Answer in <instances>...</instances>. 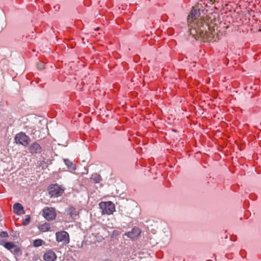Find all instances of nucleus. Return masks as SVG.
<instances>
[{
  "instance_id": "obj_10",
  "label": "nucleus",
  "mask_w": 261,
  "mask_h": 261,
  "mask_svg": "<svg viewBox=\"0 0 261 261\" xmlns=\"http://www.w3.org/2000/svg\"><path fill=\"white\" fill-rule=\"evenodd\" d=\"M39 230L42 232H47L50 229V225L49 223L45 222L38 226Z\"/></svg>"
},
{
  "instance_id": "obj_4",
  "label": "nucleus",
  "mask_w": 261,
  "mask_h": 261,
  "mask_svg": "<svg viewBox=\"0 0 261 261\" xmlns=\"http://www.w3.org/2000/svg\"><path fill=\"white\" fill-rule=\"evenodd\" d=\"M42 215L48 221L54 220L57 217L56 209L53 207H45L42 211Z\"/></svg>"
},
{
  "instance_id": "obj_5",
  "label": "nucleus",
  "mask_w": 261,
  "mask_h": 261,
  "mask_svg": "<svg viewBox=\"0 0 261 261\" xmlns=\"http://www.w3.org/2000/svg\"><path fill=\"white\" fill-rule=\"evenodd\" d=\"M14 140L17 144L22 145L24 147H27L31 141L30 137L23 132L17 134L15 136Z\"/></svg>"
},
{
  "instance_id": "obj_16",
  "label": "nucleus",
  "mask_w": 261,
  "mask_h": 261,
  "mask_svg": "<svg viewBox=\"0 0 261 261\" xmlns=\"http://www.w3.org/2000/svg\"><path fill=\"white\" fill-rule=\"evenodd\" d=\"M11 252L14 254V255H21L22 253L21 248L15 245V247H14L13 249L11 251Z\"/></svg>"
},
{
  "instance_id": "obj_6",
  "label": "nucleus",
  "mask_w": 261,
  "mask_h": 261,
  "mask_svg": "<svg viewBox=\"0 0 261 261\" xmlns=\"http://www.w3.org/2000/svg\"><path fill=\"white\" fill-rule=\"evenodd\" d=\"M56 241L58 242H63L65 244L69 243V236L67 232L65 231H58L56 233Z\"/></svg>"
},
{
  "instance_id": "obj_13",
  "label": "nucleus",
  "mask_w": 261,
  "mask_h": 261,
  "mask_svg": "<svg viewBox=\"0 0 261 261\" xmlns=\"http://www.w3.org/2000/svg\"><path fill=\"white\" fill-rule=\"evenodd\" d=\"M91 180L93 181L94 184H98L101 181L102 178L100 175L98 174H93L90 178Z\"/></svg>"
},
{
  "instance_id": "obj_17",
  "label": "nucleus",
  "mask_w": 261,
  "mask_h": 261,
  "mask_svg": "<svg viewBox=\"0 0 261 261\" xmlns=\"http://www.w3.org/2000/svg\"><path fill=\"white\" fill-rule=\"evenodd\" d=\"M4 246L6 249L10 251H11L14 247H15V245L11 242H6Z\"/></svg>"
},
{
  "instance_id": "obj_12",
  "label": "nucleus",
  "mask_w": 261,
  "mask_h": 261,
  "mask_svg": "<svg viewBox=\"0 0 261 261\" xmlns=\"http://www.w3.org/2000/svg\"><path fill=\"white\" fill-rule=\"evenodd\" d=\"M64 162L65 164L67 166V168L70 171H72L75 170L76 169V165L73 162L70 161L68 159H64Z\"/></svg>"
},
{
  "instance_id": "obj_14",
  "label": "nucleus",
  "mask_w": 261,
  "mask_h": 261,
  "mask_svg": "<svg viewBox=\"0 0 261 261\" xmlns=\"http://www.w3.org/2000/svg\"><path fill=\"white\" fill-rule=\"evenodd\" d=\"M67 212L68 215L71 218H73L77 215V212L75 208L72 206L69 207Z\"/></svg>"
},
{
  "instance_id": "obj_19",
  "label": "nucleus",
  "mask_w": 261,
  "mask_h": 261,
  "mask_svg": "<svg viewBox=\"0 0 261 261\" xmlns=\"http://www.w3.org/2000/svg\"><path fill=\"white\" fill-rule=\"evenodd\" d=\"M30 220L31 218L30 216H28L24 220H23L22 222V225L24 226L28 225L30 222Z\"/></svg>"
},
{
  "instance_id": "obj_8",
  "label": "nucleus",
  "mask_w": 261,
  "mask_h": 261,
  "mask_svg": "<svg viewBox=\"0 0 261 261\" xmlns=\"http://www.w3.org/2000/svg\"><path fill=\"white\" fill-rule=\"evenodd\" d=\"M29 152L32 154H40L42 151L40 145L37 142L32 143L29 147Z\"/></svg>"
},
{
  "instance_id": "obj_1",
  "label": "nucleus",
  "mask_w": 261,
  "mask_h": 261,
  "mask_svg": "<svg viewBox=\"0 0 261 261\" xmlns=\"http://www.w3.org/2000/svg\"><path fill=\"white\" fill-rule=\"evenodd\" d=\"M200 12L199 9L193 7L188 17V22L190 27V34L196 39H200L203 42L216 41L218 37H215V28L219 20L216 19L217 13H210L205 17L197 19Z\"/></svg>"
},
{
  "instance_id": "obj_7",
  "label": "nucleus",
  "mask_w": 261,
  "mask_h": 261,
  "mask_svg": "<svg viewBox=\"0 0 261 261\" xmlns=\"http://www.w3.org/2000/svg\"><path fill=\"white\" fill-rule=\"evenodd\" d=\"M141 230L137 227H134L130 231L126 232L124 233V236L127 237L132 240H135L140 236Z\"/></svg>"
},
{
  "instance_id": "obj_9",
  "label": "nucleus",
  "mask_w": 261,
  "mask_h": 261,
  "mask_svg": "<svg viewBox=\"0 0 261 261\" xmlns=\"http://www.w3.org/2000/svg\"><path fill=\"white\" fill-rule=\"evenodd\" d=\"M43 258L45 261H56L57 255L52 250H48L43 255Z\"/></svg>"
},
{
  "instance_id": "obj_18",
  "label": "nucleus",
  "mask_w": 261,
  "mask_h": 261,
  "mask_svg": "<svg viewBox=\"0 0 261 261\" xmlns=\"http://www.w3.org/2000/svg\"><path fill=\"white\" fill-rule=\"evenodd\" d=\"M36 67L38 69L41 70L45 69V63L42 61H39L36 64Z\"/></svg>"
},
{
  "instance_id": "obj_15",
  "label": "nucleus",
  "mask_w": 261,
  "mask_h": 261,
  "mask_svg": "<svg viewBox=\"0 0 261 261\" xmlns=\"http://www.w3.org/2000/svg\"><path fill=\"white\" fill-rule=\"evenodd\" d=\"M45 244L43 240L41 239H36L33 241V245L35 247H38Z\"/></svg>"
},
{
  "instance_id": "obj_11",
  "label": "nucleus",
  "mask_w": 261,
  "mask_h": 261,
  "mask_svg": "<svg viewBox=\"0 0 261 261\" xmlns=\"http://www.w3.org/2000/svg\"><path fill=\"white\" fill-rule=\"evenodd\" d=\"M13 211L17 215L23 213L24 212L23 206L19 203H15L13 205Z\"/></svg>"
},
{
  "instance_id": "obj_2",
  "label": "nucleus",
  "mask_w": 261,
  "mask_h": 261,
  "mask_svg": "<svg viewBox=\"0 0 261 261\" xmlns=\"http://www.w3.org/2000/svg\"><path fill=\"white\" fill-rule=\"evenodd\" d=\"M48 192L50 197H58L61 196L65 191V189L57 184H51L48 187Z\"/></svg>"
},
{
  "instance_id": "obj_21",
  "label": "nucleus",
  "mask_w": 261,
  "mask_h": 261,
  "mask_svg": "<svg viewBox=\"0 0 261 261\" xmlns=\"http://www.w3.org/2000/svg\"><path fill=\"white\" fill-rule=\"evenodd\" d=\"M0 261H1V260L0 259Z\"/></svg>"
},
{
  "instance_id": "obj_20",
  "label": "nucleus",
  "mask_w": 261,
  "mask_h": 261,
  "mask_svg": "<svg viewBox=\"0 0 261 261\" xmlns=\"http://www.w3.org/2000/svg\"><path fill=\"white\" fill-rule=\"evenodd\" d=\"M8 237L9 235L7 231H3L0 233V237L1 238H8Z\"/></svg>"
},
{
  "instance_id": "obj_3",
  "label": "nucleus",
  "mask_w": 261,
  "mask_h": 261,
  "mask_svg": "<svg viewBox=\"0 0 261 261\" xmlns=\"http://www.w3.org/2000/svg\"><path fill=\"white\" fill-rule=\"evenodd\" d=\"M99 207L101 210L103 215H111L115 211L114 204L111 201H102L99 204Z\"/></svg>"
}]
</instances>
